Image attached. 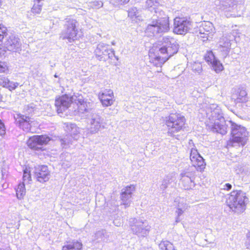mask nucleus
<instances>
[{
	"mask_svg": "<svg viewBox=\"0 0 250 250\" xmlns=\"http://www.w3.org/2000/svg\"><path fill=\"white\" fill-rule=\"evenodd\" d=\"M248 198L241 190L232 191L226 201L227 205L234 212L239 214L246 209Z\"/></svg>",
	"mask_w": 250,
	"mask_h": 250,
	"instance_id": "4",
	"label": "nucleus"
},
{
	"mask_svg": "<svg viewBox=\"0 0 250 250\" xmlns=\"http://www.w3.org/2000/svg\"><path fill=\"white\" fill-rule=\"evenodd\" d=\"M33 173L34 177L40 183L45 182L50 178L48 167L45 165H38L35 167Z\"/></svg>",
	"mask_w": 250,
	"mask_h": 250,
	"instance_id": "15",
	"label": "nucleus"
},
{
	"mask_svg": "<svg viewBox=\"0 0 250 250\" xmlns=\"http://www.w3.org/2000/svg\"><path fill=\"white\" fill-rule=\"evenodd\" d=\"M103 5V3L100 2L99 3H98V6H102Z\"/></svg>",
	"mask_w": 250,
	"mask_h": 250,
	"instance_id": "47",
	"label": "nucleus"
},
{
	"mask_svg": "<svg viewBox=\"0 0 250 250\" xmlns=\"http://www.w3.org/2000/svg\"><path fill=\"white\" fill-rule=\"evenodd\" d=\"M75 102L77 104V109L74 111V114L79 115L83 118H87L89 114H92L95 112L93 108V104L86 102L84 101L82 96H79L76 98Z\"/></svg>",
	"mask_w": 250,
	"mask_h": 250,
	"instance_id": "9",
	"label": "nucleus"
},
{
	"mask_svg": "<svg viewBox=\"0 0 250 250\" xmlns=\"http://www.w3.org/2000/svg\"><path fill=\"white\" fill-rule=\"evenodd\" d=\"M8 81L9 80L5 77L0 78V85L6 87V85L8 84Z\"/></svg>",
	"mask_w": 250,
	"mask_h": 250,
	"instance_id": "42",
	"label": "nucleus"
},
{
	"mask_svg": "<svg viewBox=\"0 0 250 250\" xmlns=\"http://www.w3.org/2000/svg\"><path fill=\"white\" fill-rule=\"evenodd\" d=\"M191 69L194 72L200 74L202 71V66L199 62H194L191 65Z\"/></svg>",
	"mask_w": 250,
	"mask_h": 250,
	"instance_id": "35",
	"label": "nucleus"
},
{
	"mask_svg": "<svg viewBox=\"0 0 250 250\" xmlns=\"http://www.w3.org/2000/svg\"><path fill=\"white\" fill-rule=\"evenodd\" d=\"M16 124L25 132L31 130V127L33 123V119L21 114H17L14 117Z\"/></svg>",
	"mask_w": 250,
	"mask_h": 250,
	"instance_id": "18",
	"label": "nucleus"
},
{
	"mask_svg": "<svg viewBox=\"0 0 250 250\" xmlns=\"http://www.w3.org/2000/svg\"><path fill=\"white\" fill-rule=\"evenodd\" d=\"M194 23L189 18L177 17L174 19L173 32L177 34L185 35L190 32Z\"/></svg>",
	"mask_w": 250,
	"mask_h": 250,
	"instance_id": "7",
	"label": "nucleus"
},
{
	"mask_svg": "<svg viewBox=\"0 0 250 250\" xmlns=\"http://www.w3.org/2000/svg\"><path fill=\"white\" fill-rule=\"evenodd\" d=\"M205 61L211 64L214 71L218 73L223 70V66L220 61L215 57L211 51L207 52L204 57Z\"/></svg>",
	"mask_w": 250,
	"mask_h": 250,
	"instance_id": "20",
	"label": "nucleus"
},
{
	"mask_svg": "<svg viewBox=\"0 0 250 250\" xmlns=\"http://www.w3.org/2000/svg\"><path fill=\"white\" fill-rule=\"evenodd\" d=\"M130 0H111V3L115 6L119 7L127 4Z\"/></svg>",
	"mask_w": 250,
	"mask_h": 250,
	"instance_id": "36",
	"label": "nucleus"
},
{
	"mask_svg": "<svg viewBox=\"0 0 250 250\" xmlns=\"http://www.w3.org/2000/svg\"><path fill=\"white\" fill-rule=\"evenodd\" d=\"M129 226L134 234L139 237H145L149 233L150 226L146 220L135 218H130L129 221Z\"/></svg>",
	"mask_w": 250,
	"mask_h": 250,
	"instance_id": "6",
	"label": "nucleus"
},
{
	"mask_svg": "<svg viewBox=\"0 0 250 250\" xmlns=\"http://www.w3.org/2000/svg\"><path fill=\"white\" fill-rule=\"evenodd\" d=\"M51 140L50 138L46 135H34L27 141L28 146L35 150H43V146L47 145Z\"/></svg>",
	"mask_w": 250,
	"mask_h": 250,
	"instance_id": "10",
	"label": "nucleus"
},
{
	"mask_svg": "<svg viewBox=\"0 0 250 250\" xmlns=\"http://www.w3.org/2000/svg\"><path fill=\"white\" fill-rule=\"evenodd\" d=\"M6 129L4 123L0 120V135H5Z\"/></svg>",
	"mask_w": 250,
	"mask_h": 250,
	"instance_id": "43",
	"label": "nucleus"
},
{
	"mask_svg": "<svg viewBox=\"0 0 250 250\" xmlns=\"http://www.w3.org/2000/svg\"><path fill=\"white\" fill-rule=\"evenodd\" d=\"M65 20L64 29L61 34V37L62 39H67L69 42H71L78 38V31L76 26L77 22L73 19L67 18Z\"/></svg>",
	"mask_w": 250,
	"mask_h": 250,
	"instance_id": "8",
	"label": "nucleus"
},
{
	"mask_svg": "<svg viewBox=\"0 0 250 250\" xmlns=\"http://www.w3.org/2000/svg\"><path fill=\"white\" fill-rule=\"evenodd\" d=\"M7 29L5 27H0V40H2L7 35Z\"/></svg>",
	"mask_w": 250,
	"mask_h": 250,
	"instance_id": "41",
	"label": "nucleus"
},
{
	"mask_svg": "<svg viewBox=\"0 0 250 250\" xmlns=\"http://www.w3.org/2000/svg\"><path fill=\"white\" fill-rule=\"evenodd\" d=\"M191 143H193L192 140H189V144L190 145Z\"/></svg>",
	"mask_w": 250,
	"mask_h": 250,
	"instance_id": "48",
	"label": "nucleus"
},
{
	"mask_svg": "<svg viewBox=\"0 0 250 250\" xmlns=\"http://www.w3.org/2000/svg\"><path fill=\"white\" fill-rule=\"evenodd\" d=\"M207 112L210 121L209 127L214 132L224 135L227 132V127L229 126L231 130V139L229 142L231 146H244L248 139V132L246 128L235 123L228 121L227 123L222 115L221 111L216 105L213 104Z\"/></svg>",
	"mask_w": 250,
	"mask_h": 250,
	"instance_id": "1",
	"label": "nucleus"
},
{
	"mask_svg": "<svg viewBox=\"0 0 250 250\" xmlns=\"http://www.w3.org/2000/svg\"><path fill=\"white\" fill-rule=\"evenodd\" d=\"M174 204L175 205L177 206V210L176 211V213L177 214L176 218V222L178 223L180 222L179 217L183 213L184 211L187 209L188 205L185 202L184 199L180 197L175 199Z\"/></svg>",
	"mask_w": 250,
	"mask_h": 250,
	"instance_id": "26",
	"label": "nucleus"
},
{
	"mask_svg": "<svg viewBox=\"0 0 250 250\" xmlns=\"http://www.w3.org/2000/svg\"><path fill=\"white\" fill-rule=\"evenodd\" d=\"M109 48V45L104 43H100L97 45L96 49L95 50V53L98 59L101 61H106L105 54Z\"/></svg>",
	"mask_w": 250,
	"mask_h": 250,
	"instance_id": "25",
	"label": "nucleus"
},
{
	"mask_svg": "<svg viewBox=\"0 0 250 250\" xmlns=\"http://www.w3.org/2000/svg\"><path fill=\"white\" fill-rule=\"evenodd\" d=\"M161 1V0H146V8L152 13H154L153 15L158 18L164 14V12L159 8Z\"/></svg>",
	"mask_w": 250,
	"mask_h": 250,
	"instance_id": "21",
	"label": "nucleus"
},
{
	"mask_svg": "<svg viewBox=\"0 0 250 250\" xmlns=\"http://www.w3.org/2000/svg\"><path fill=\"white\" fill-rule=\"evenodd\" d=\"M232 188V186L231 184L229 183H226L225 184L222 185V189L226 190H229L231 189Z\"/></svg>",
	"mask_w": 250,
	"mask_h": 250,
	"instance_id": "44",
	"label": "nucleus"
},
{
	"mask_svg": "<svg viewBox=\"0 0 250 250\" xmlns=\"http://www.w3.org/2000/svg\"><path fill=\"white\" fill-rule=\"evenodd\" d=\"M167 127V133L171 136L182 129L185 123L184 116L179 113H171L165 120Z\"/></svg>",
	"mask_w": 250,
	"mask_h": 250,
	"instance_id": "5",
	"label": "nucleus"
},
{
	"mask_svg": "<svg viewBox=\"0 0 250 250\" xmlns=\"http://www.w3.org/2000/svg\"><path fill=\"white\" fill-rule=\"evenodd\" d=\"M54 77L58 78V76L56 74L54 75Z\"/></svg>",
	"mask_w": 250,
	"mask_h": 250,
	"instance_id": "49",
	"label": "nucleus"
},
{
	"mask_svg": "<svg viewBox=\"0 0 250 250\" xmlns=\"http://www.w3.org/2000/svg\"><path fill=\"white\" fill-rule=\"evenodd\" d=\"M30 170L29 168L26 167L23 170V173L22 176L23 183L29 182L31 180V177L30 174Z\"/></svg>",
	"mask_w": 250,
	"mask_h": 250,
	"instance_id": "34",
	"label": "nucleus"
},
{
	"mask_svg": "<svg viewBox=\"0 0 250 250\" xmlns=\"http://www.w3.org/2000/svg\"><path fill=\"white\" fill-rule=\"evenodd\" d=\"M230 15H233V16H235V14H231Z\"/></svg>",
	"mask_w": 250,
	"mask_h": 250,
	"instance_id": "51",
	"label": "nucleus"
},
{
	"mask_svg": "<svg viewBox=\"0 0 250 250\" xmlns=\"http://www.w3.org/2000/svg\"><path fill=\"white\" fill-rule=\"evenodd\" d=\"M1 95L0 94V101L1 100Z\"/></svg>",
	"mask_w": 250,
	"mask_h": 250,
	"instance_id": "50",
	"label": "nucleus"
},
{
	"mask_svg": "<svg viewBox=\"0 0 250 250\" xmlns=\"http://www.w3.org/2000/svg\"><path fill=\"white\" fill-rule=\"evenodd\" d=\"M113 224L116 226H117V227H119L121 225V223L119 221H118L117 220H114L113 221Z\"/></svg>",
	"mask_w": 250,
	"mask_h": 250,
	"instance_id": "46",
	"label": "nucleus"
},
{
	"mask_svg": "<svg viewBox=\"0 0 250 250\" xmlns=\"http://www.w3.org/2000/svg\"><path fill=\"white\" fill-rule=\"evenodd\" d=\"M169 29V21L167 16L158 18L153 15L146 29V34L148 37H158L167 32Z\"/></svg>",
	"mask_w": 250,
	"mask_h": 250,
	"instance_id": "3",
	"label": "nucleus"
},
{
	"mask_svg": "<svg viewBox=\"0 0 250 250\" xmlns=\"http://www.w3.org/2000/svg\"><path fill=\"white\" fill-rule=\"evenodd\" d=\"M77 97L75 95L70 96L64 94L55 100V106L58 113H62L68 109L70 105L72 104L73 101H76Z\"/></svg>",
	"mask_w": 250,
	"mask_h": 250,
	"instance_id": "12",
	"label": "nucleus"
},
{
	"mask_svg": "<svg viewBox=\"0 0 250 250\" xmlns=\"http://www.w3.org/2000/svg\"><path fill=\"white\" fill-rule=\"evenodd\" d=\"M140 12L135 7L130 8L128 11V16L132 20L137 19L139 17Z\"/></svg>",
	"mask_w": 250,
	"mask_h": 250,
	"instance_id": "32",
	"label": "nucleus"
},
{
	"mask_svg": "<svg viewBox=\"0 0 250 250\" xmlns=\"http://www.w3.org/2000/svg\"><path fill=\"white\" fill-rule=\"evenodd\" d=\"M64 129L67 134L60 141L63 147L69 145L71 144L73 140H77V136L79 133V129L77 127L75 124L65 123Z\"/></svg>",
	"mask_w": 250,
	"mask_h": 250,
	"instance_id": "11",
	"label": "nucleus"
},
{
	"mask_svg": "<svg viewBox=\"0 0 250 250\" xmlns=\"http://www.w3.org/2000/svg\"><path fill=\"white\" fill-rule=\"evenodd\" d=\"M213 24L210 22H206L202 23V26L200 27V31L201 33L208 34L213 31Z\"/></svg>",
	"mask_w": 250,
	"mask_h": 250,
	"instance_id": "30",
	"label": "nucleus"
},
{
	"mask_svg": "<svg viewBox=\"0 0 250 250\" xmlns=\"http://www.w3.org/2000/svg\"><path fill=\"white\" fill-rule=\"evenodd\" d=\"M233 0H217L215 1V5L218 8L225 11L233 12L236 8Z\"/></svg>",
	"mask_w": 250,
	"mask_h": 250,
	"instance_id": "23",
	"label": "nucleus"
},
{
	"mask_svg": "<svg viewBox=\"0 0 250 250\" xmlns=\"http://www.w3.org/2000/svg\"><path fill=\"white\" fill-rule=\"evenodd\" d=\"M134 190L135 187L133 185L127 186L122 189L121 198L123 202V204L125 206V207L129 206L132 194Z\"/></svg>",
	"mask_w": 250,
	"mask_h": 250,
	"instance_id": "24",
	"label": "nucleus"
},
{
	"mask_svg": "<svg viewBox=\"0 0 250 250\" xmlns=\"http://www.w3.org/2000/svg\"><path fill=\"white\" fill-rule=\"evenodd\" d=\"M180 184L184 189H191L195 187V173L194 172H183L180 174Z\"/></svg>",
	"mask_w": 250,
	"mask_h": 250,
	"instance_id": "14",
	"label": "nucleus"
},
{
	"mask_svg": "<svg viewBox=\"0 0 250 250\" xmlns=\"http://www.w3.org/2000/svg\"><path fill=\"white\" fill-rule=\"evenodd\" d=\"M17 198L21 199L25 194V184L24 183L19 184L16 190Z\"/></svg>",
	"mask_w": 250,
	"mask_h": 250,
	"instance_id": "31",
	"label": "nucleus"
},
{
	"mask_svg": "<svg viewBox=\"0 0 250 250\" xmlns=\"http://www.w3.org/2000/svg\"><path fill=\"white\" fill-rule=\"evenodd\" d=\"M247 92L243 89H238L236 93L232 95V99H234L236 103H243L247 101Z\"/></svg>",
	"mask_w": 250,
	"mask_h": 250,
	"instance_id": "27",
	"label": "nucleus"
},
{
	"mask_svg": "<svg viewBox=\"0 0 250 250\" xmlns=\"http://www.w3.org/2000/svg\"><path fill=\"white\" fill-rule=\"evenodd\" d=\"M247 248L250 250V232L247 235V239L246 242Z\"/></svg>",
	"mask_w": 250,
	"mask_h": 250,
	"instance_id": "45",
	"label": "nucleus"
},
{
	"mask_svg": "<svg viewBox=\"0 0 250 250\" xmlns=\"http://www.w3.org/2000/svg\"><path fill=\"white\" fill-rule=\"evenodd\" d=\"M104 119L98 114L94 112L91 114L89 133L92 134L97 133L102 127H104Z\"/></svg>",
	"mask_w": 250,
	"mask_h": 250,
	"instance_id": "17",
	"label": "nucleus"
},
{
	"mask_svg": "<svg viewBox=\"0 0 250 250\" xmlns=\"http://www.w3.org/2000/svg\"><path fill=\"white\" fill-rule=\"evenodd\" d=\"M4 47L12 52H20L21 50L20 39L14 36H9L4 42Z\"/></svg>",
	"mask_w": 250,
	"mask_h": 250,
	"instance_id": "16",
	"label": "nucleus"
},
{
	"mask_svg": "<svg viewBox=\"0 0 250 250\" xmlns=\"http://www.w3.org/2000/svg\"><path fill=\"white\" fill-rule=\"evenodd\" d=\"M8 70L6 62L0 61V73H5Z\"/></svg>",
	"mask_w": 250,
	"mask_h": 250,
	"instance_id": "40",
	"label": "nucleus"
},
{
	"mask_svg": "<svg viewBox=\"0 0 250 250\" xmlns=\"http://www.w3.org/2000/svg\"><path fill=\"white\" fill-rule=\"evenodd\" d=\"M38 3H35L31 9V12L34 14H39L42 10V5L38 2Z\"/></svg>",
	"mask_w": 250,
	"mask_h": 250,
	"instance_id": "37",
	"label": "nucleus"
},
{
	"mask_svg": "<svg viewBox=\"0 0 250 250\" xmlns=\"http://www.w3.org/2000/svg\"><path fill=\"white\" fill-rule=\"evenodd\" d=\"M158 49L160 53L164 56L156 55L150 62L156 67H161L162 65L171 57L176 54L178 51L179 45L173 38L163 37L162 39L158 41Z\"/></svg>",
	"mask_w": 250,
	"mask_h": 250,
	"instance_id": "2",
	"label": "nucleus"
},
{
	"mask_svg": "<svg viewBox=\"0 0 250 250\" xmlns=\"http://www.w3.org/2000/svg\"><path fill=\"white\" fill-rule=\"evenodd\" d=\"M172 182V176L171 175H167L162 181L160 186L161 189L164 190Z\"/></svg>",
	"mask_w": 250,
	"mask_h": 250,
	"instance_id": "33",
	"label": "nucleus"
},
{
	"mask_svg": "<svg viewBox=\"0 0 250 250\" xmlns=\"http://www.w3.org/2000/svg\"><path fill=\"white\" fill-rule=\"evenodd\" d=\"M109 233L105 229H101L97 231L95 234V240L97 242H107L109 239Z\"/></svg>",
	"mask_w": 250,
	"mask_h": 250,
	"instance_id": "28",
	"label": "nucleus"
},
{
	"mask_svg": "<svg viewBox=\"0 0 250 250\" xmlns=\"http://www.w3.org/2000/svg\"><path fill=\"white\" fill-rule=\"evenodd\" d=\"M107 54H105V58H106V59L107 58L112 59L113 57H114L117 60H118V58L115 56V51L113 49L109 48Z\"/></svg>",
	"mask_w": 250,
	"mask_h": 250,
	"instance_id": "39",
	"label": "nucleus"
},
{
	"mask_svg": "<svg viewBox=\"0 0 250 250\" xmlns=\"http://www.w3.org/2000/svg\"><path fill=\"white\" fill-rule=\"evenodd\" d=\"M8 84L6 85V88H8L10 91L15 89L19 85L18 83H14L10 81H8Z\"/></svg>",
	"mask_w": 250,
	"mask_h": 250,
	"instance_id": "38",
	"label": "nucleus"
},
{
	"mask_svg": "<svg viewBox=\"0 0 250 250\" xmlns=\"http://www.w3.org/2000/svg\"><path fill=\"white\" fill-rule=\"evenodd\" d=\"M232 40L230 36L229 37L223 36L218 43V49L224 58H226L229 52Z\"/></svg>",
	"mask_w": 250,
	"mask_h": 250,
	"instance_id": "19",
	"label": "nucleus"
},
{
	"mask_svg": "<svg viewBox=\"0 0 250 250\" xmlns=\"http://www.w3.org/2000/svg\"><path fill=\"white\" fill-rule=\"evenodd\" d=\"M190 159L192 165L197 171H202L205 169L206 165L205 160L196 148H191Z\"/></svg>",
	"mask_w": 250,
	"mask_h": 250,
	"instance_id": "13",
	"label": "nucleus"
},
{
	"mask_svg": "<svg viewBox=\"0 0 250 250\" xmlns=\"http://www.w3.org/2000/svg\"><path fill=\"white\" fill-rule=\"evenodd\" d=\"M99 98L103 106H110L114 102L113 92L111 89H105L99 93Z\"/></svg>",
	"mask_w": 250,
	"mask_h": 250,
	"instance_id": "22",
	"label": "nucleus"
},
{
	"mask_svg": "<svg viewBox=\"0 0 250 250\" xmlns=\"http://www.w3.org/2000/svg\"><path fill=\"white\" fill-rule=\"evenodd\" d=\"M82 244L79 241H73L62 247V250H82Z\"/></svg>",
	"mask_w": 250,
	"mask_h": 250,
	"instance_id": "29",
	"label": "nucleus"
}]
</instances>
